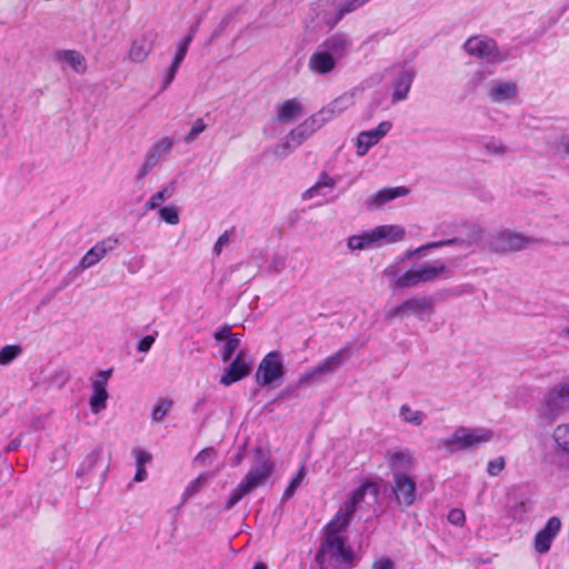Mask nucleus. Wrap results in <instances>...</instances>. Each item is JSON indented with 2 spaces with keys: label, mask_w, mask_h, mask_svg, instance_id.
<instances>
[{
  "label": "nucleus",
  "mask_w": 569,
  "mask_h": 569,
  "mask_svg": "<svg viewBox=\"0 0 569 569\" xmlns=\"http://www.w3.org/2000/svg\"><path fill=\"white\" fill-rule=\"evenodd\" d=\"M346 529L327 523L322 528V538L315 561L319 569H352L359 557L348 543Z\"/></svg>",
  "instance_id": "nucleus-1"
},
{
  "label": "nucleus",
  "mask_w": 569,
  "mask_h": 569,
  "mask_svg": "<svg viewBox=\"0 0 569 569\" xmlns=\"http://www.w3.org/2000/svg\"><path fill=\"white\" fill-rule=\"evenodd\" d=\"M405 229L400 226L383 224L360 234H352L347 239L350 250H367L380 247L382 243H395L402 240Z\"/></svg>",
  "instance_id": "nucleus-2"
},
{
  "label": "nucleus",
  "mask_w": 569,
  "mask_h": 569,
  "mask_svg": "<svg viewBox=\"0 0 569 569\" xmlns=\"http://www.w3.org/2000/svg\"><path fill=\"white\" fill-rule=\"evenodd\" d=\"M566 412H569V382L550 388L537 408L542 425H551Z\"/></svg>",
  "instance_id": "nucleus-3"
},
{
  "label": "nucleus",
  "mask_w": 569,
  "mask_h": 569,
  "mask_svg": "<svg viewBox=\"0 0 569 569\" xmlns=\"http://www.w3.org/2000/svg\"><path fill=\"white\" fill-rule=\"evenodd\" d=\"M440 276L449 278L452 276V270L441 262L435 264L415 266L399 276L395 284L398 288H412L420 283L432 282Z\"/></svg>",
  "instance_id": "nucleus-4"
},
{
  "label": "nucleus",
  "mask_w": 569,
  "mask_h": 569,
  "mask_svg": "<svg viewBox=\"0 0 569 569\" xmlns=\"http://www.w3.org/2000/svg\"><path fill=\"white\" fill-rule=\"evenodd\" d=\"M493 432L485 428L459 427L452 436L445 440V447L449 452L468 450L479 447L492 439Z\"/></svg>",
  "instance_id": "nucleus-5"
},
{
  "label": "nucleus",
  "mask_w": 569,
  "mask_h": 569,
  "mask_svg": "<svg viewBox=\"0 0 569 569\" xmlns=\"http://www.w3.org/2000/svg\"><path fill=\"white\" fill-rule=\"evenodd\" d=\"M543 242L541 239L526 237L508 229L499 230L489 238V248L495 252L520 251L529 244Z\"/></svg>",
  "instance_id": "nucleus-6"
},
{
  "label": "nucleus",
  "mask_w": 569,
  "mask_h": 569,
  "mask_svg": "<svg viewBox=\"0 0 569 569\" xmlns=\"http://www.w3.org/2000/svg\"><path fill=\"white\" fill-rule=\"evenodd\" d=\"M286 368L279 351L268 352L260 361L254 379L258 386H271L283 378Z\"/></svg>",
  "instance_id": "nucleus-7"
},
{
  "label": "nucleus",
  "mask_w": 569,
  "mask_h": 569,
  "mask_svg": "<svg viewBox=\"0 0 569 569\" xmlns=\"http://www.w3.org/2000/svg\"><path fill=\"white\" fill-rule=\"evenodd\" d=\"M463 49L473 57L485 59L489 63H498L506 60L507 56L499 51L497 42L486 36L470 37L463 44Z\"/></svg>",
  "instance_id": "nucleus-8"
},
{
  "label": "nucleus",
  "mask_w": 569,
  "mask_h": 569,
  "mask_svg": "<svg viewBox=\"0 0 569 569\" xmlns=\"http://www.w3.org/2000/svg\"><path fill=\"white\" fill-rule=\"evenodd\" d=\"M435 300L431 297L410 298L400 305L392 307L386 311V319L392 320L395 318H403L409 315L423 319L425 313H432Z\"/></svg>",
  "instance_id": "nucleus-9"
},
{
  "label": "nucleus",
  "mask_w": 569,
  "mask_h": 569,
  "mask_svg": "<svg viewBox=\"0 0 569 569\" xmlns=\"http://www.w3.org/2000/svg\"><path fill=\"white\" fill-rule=\"evenodd\" d=\"M391 493L396 503L401 508H408L416 501V480L403 471L392 473Z\"/></svg>",
  "instance_id": "nucleus-10"
},
{
  "label": "nucleus",
  "mask_w": 569,
  "mask_h": 569,
  "mask_svg": "<svg viewBox=\"0 0 569 569\" xmlns=\"http://www.w3.org/2000/svg\"><path fill=\"white\" fill-rule=\"evenodd\" d=\"M350 350H351L350 345L345 346L343 348L338 350L336 353L331 355L330 357L325 359L322 362L317 365L310 371L300 376L298 385L303 386L319 376L332 375L338 368H340L348 360V358L350 356Z\"/></svg>",
  "instance_id": "nucleus-11"
},
{
  "label": "nucleus",
  "mask_w": 569,
  "mask_h": 569,
  "mask_svg": "<svg viewBox=\"0 0 569 569\" xmlns=\"http://www.w3.org/2000/svg\"><path fill=\"white\" fill-rule=\"evenodd\" d=\"M468 230L469 231H468L466 239L452 238V239L442 240V241L429 242V243L420 246L417 249L406 251L402 260H405V259L411 260V259L420 257L421 254H423L425 252H427L430 249L440 248V247L449 246L452 243H459L460 246H463V247H470L481 239L482 229L477 224H472L468 228Z\"/></svg>",
  "instance_id": "nucleus-12"
},
{
  "label": "nucleus",
  "mask_w": 569,
  "mask_h": 569,
  "mask_svg": "<svg viewBox=\"0 0 569 569\" xmlns=\"http://www.w3.org/2000/svg\"><path fill=\"white\" fill-rule=\"evenodd\" d=\"M119 240L114 237H108L97 242L91 249H89L84 256L80 259L79 263L73 268L72 271L76 273L82 272L97 263H99L108 253L113 251L118 246Z\"/></svg>",
  "instance_id": "nucleus-13"
},
{
  "label": "nucleus",
  "mask_w": 569,
  "mask_h": 569,
  "mask_svg": "<svg viewBox=\"0 0 569 569\" xmlns=\"http://www.w3.org/2000/svg\"><path fill=\"white\" fill-rule=\"evenodd\" d=\"M99 468H101L100 481L103 483L110 469V455L108 456L107 460H104L103 449L101 446L96 447L86 456V458L80 463L76 476L78 478L89 477L93 475Z\"/></svg>",
  "instance_id": "nucleus-14"
},
{
  "label": "nucleus",
  "mask_w": 569,
  "mask_h": 569,
  "mask_svg": "<svg viewBox=\"0 0 569 569\" xmlns=\"http://www.w3.org/2000/svg\"><path fill=\"white\" fill-rule=\"evenodd\" d=\"M173 141L170 138H162L157 141L146 153L143 163L137 172L136 179L142 180L160 161L163 154L170 152Z\"/></svg>",
  "instance_id": "nucleus-15"
},
{
  "label": "nucleus",
  "mask_w": 569,
  "mask_h": 569,
  "mask_svg": "<svg viewBox=\"0 0 569 569\" xmlns=\"http://www.w3.org/2000/svg\"><path fill=\"white\" fill-rule=\"evenodd\" d=\"M251 362L246 359L243 350H240L220 378V383L230 386L242 380L251 373Z\"/></svg>",
  "instance_id": "nucleus-16"
},
{
  "label": "nucleus",
  "mask_w": 569,
  "mask_h": 569,
  "mask_svg": "<svg viewBox=\"0 0 569 569\" xmlns=\"http://www.w3.org/2000/svg\"><path fill=\"white\" fill-rule=\"evenodd\" d=\"M157 38L158 34L153 30L134 38L128 52L129 60L133 63L143 62L153 50Z\"/></svg>",
  "instance_id": "nucleus-17"
},
{
  "label": "nucleus",
  "mask_w": 569,
  "mask_h": 569,
  "mask_svg": "<svg viewBox=\"0 0 569 569\" xmlns=\"http://www.w3.org/2000/svg\"><path fill=\"white\" fill-rule=\"evenodd\" d=\"M392 128L390 121H382L377 128L362 131L357 138V154L365 156L371 147L377 144Z\"/></svg>",
  "instance_id": "nucleus-18"
},
{
  "label": "nucleus",
  "mask_w": 569,
  "mask_h": 569,
  "mask_svg": "<svg viewBox=\"0 0 569 569\" xmlns=\"http://www.w3.org/2000/svg\"><path fill=\"white\" fill-rule=\"evenodd\" d=\"M315 121V119L309 117L286 136L282 147L288 150V153L302 144L309 137L319 130V127Z\"/></svg>",
  "instance_id": "nucleus-19"
},
{
  "label": "nucleus",
  "mask_w": 569,
  "mask_h": 569,
  "mask_svg": "<svg viewBox=\"0 0 569 569\" xmlns=\"http://www.w3.org/2000/svg\"><path fill=\"white\" fill-rule=\"evenodd\" d=\"M416 77V70L411 66L403 64L399 68L393 81V92L391 100L393 103L407 99L411 84Z\"/></svg>",
  "instance_id": "nucleus-20"
},
{
  "label": "nucleus",
  "mask_w": 569,
  "mask_h": 569,
  "mask_svg": "<svg viewBox=\"0 0 569 569\" xmlns=\"http://www.w3.org/2000/svg\"><path fill=\"white\" fill-rule=\"evenodd\" d=\"M561 529V521L558 517L548 519L545 527L535 537V549L538 553H546L550 550L552 540Z\"/></svg>",
  "instance_id": "nucleus-21"
},
{
  "label": "nucleus",
  "mask_w": 569,
  "mask_h": 569,
  "mask_svg": "<svg viewBox=\"0 0 569 569\" xmlns=\"http://www.w3.org/2000/svg\"><path fill=\"white\" fill-rule=\"evenodd\" d=\"M111 370L100 371L99 378L92 381V396L90 397L89 405L92 412L98 413L106 409L108 400L107 383Z\"/></svg>",
  "instance_id": "nucleus-22"
},
{
  "label": "nucleus",
  "mask_w": 569,
  "mask_h": 569,
  "mask_svg": "<svg viewBox=\"0 0 569 569\" xmlns=\"http://www.w3.org/2000/svg\"><path fill=\"white\" fill-rule=\"evenodd\" d=\"M351 46V40L345 33L337 32L328 37L319 47L339 61L348 54Z\"/></svg>",
  "instance_id": "nucleus-23"
},
{
  "label": "nucleus",
  "mask_w": 569,
  "mask_h": 569,
  "mask_svg": "<svg viewBox=\"0 0 569 569\" xmlns=\"http://www.w3.org/2000/svg\"><path fill=\"white\" fill-rule=\"evenodd\" d=\"M338 61L335 60L330 54H328L320 47L311 54L309 59V68L311 71L318 74H328L335 70Z\"/></svg>",
  "instance_id": "nucleus-24"
},
{
  "label": "nucleus",
  "mask_w": 569,
  "mask_h": 569,
  "mask_svg": "<svg viewBox=\"0 0 569 569\" xmlns=\"http://www.w3.org/2000/svg\"><path fill=\"white\" fill-rule=\"evenodd\" d=\"M408 192L406 187L383 188L367 199L366 206L368 209L379 208L398 197L408 194Z\"/></svg>",
  "instance_id": "nucleus-25"
},
{
  "label": "nucleus",
  "mask_w": 569,
  "mask_h": 569,
  "mask_svg": "<svg viewBox=\"0 0 569 569\" xmlns=\"http://www.w3.org/2000/svg\"><path fill=\"white\" fill-rule=\"evenodd\" d=\"M356 511L357 505L348 499L328 523H333L335 527L347 530Z\"/></svg>",
  "instance_id": "nucleus-26"
},
{
  "label": "nucleus",
  "mask_w": 569,
  "mask_h": 569,
  "mask_svg": "<svg viewBox=\"0 0 569 569\" xmlns=\"http://www.w3.org/2000/svg\"><path fill=\"white\" fill-rule=\"evenodd\" d=\"M301 111V103L297 99H289L278 107L276 119L281 123H287L296 119Z\"/></svg>",
  "instance_id": "nucleus-27"
},
{
  "label": "nucleus",
  "mask_w": 569,
  "mask_h": 569,
  "mask_svg": "<svg viewBox=\"0 0 569 569\" xmlns=\"http://www.w3.org/2000/svg\"><path fill=\"white\" fill-rule=\"evenodd\" d=\"M517 94V86L515 82H500L491 88L489 97L493 102H501Z\"/></svg>",
  "instance_id": "nucleus-28"
},
{
  "label": "nucleus",
  "mask_w": 569,
  "mask_h": 569,
  "mask_svg": "<svg viewBox=\"0 0 569 569\" xmlns=\"http://www.w3.org/2000/svg\"><path fill=\"white\" fill-rule=\"evenodd\" d=\"M58 57L66 61L78 73H84L87 70L84 57L76 50H62Z\"/></svg>",
  "instance_id": "nucleus-29"
},
{
  "label": "nucleus",
  "mask_w": 569,
  "mask_h": 569,
  "mask_svg": "<svg viewBox=\"0 0 569 569\" xmlns=\"http://www.w3.org/2000/svg\"><path fill=\"white\" fill-rule=\"evenodd\" d=\"M388 462L392 470V473L395 471L410 469L413 465V460L408 451H396L393 453H389Z\"/></svg>",
  "instance_id": "nucleus-30"
},
{
  "label": "nucleus",
  "mask_w": 569,
  "mask_h": 569,
  "mask_svg": "<svg viewBox=\"0 0 569 569\" xmlns=\"http://www.w3.org/2000/svg\"><path fill=\"white\" fill-rule=\"evenodd\" d=\"M253 451H254V457H256V463L250 470L261 473V471L263 469H268V477H269L273 471V462H272L269 453L266 450H263L261 447H256Z\"/></svg>",
  "instance_id": "nucleus-31"
},
{
  "label": "nucleus",
  "mask_w": 569,
  "mask_h": 569,
  "mask_svg": "<svg viewBox=\"0 0 569 569\" xmlns=\"http://www.w3.org/2000/svg\"><path fill=\"white\" fill-rule=\"evenodd\" d=\"M335 186H336V180L333 178H331L327 172L323 171V172H321L319 180L312 187H310L308 190H306L302 193V198L305 200L311 199L318 193V191L321 188H325V187L333 188Z\"/></svg>",
  "instance_id": "nucleus-32"
},
{
  "label": "nucleus",
  "mask_w": 569,
  "mask_h": 569,
  "mask_svg": "<svg viewBox=\"0 0 569 569\" xmlns=\"http://www.w3.org/2000/svg\"><path fill=\"white\" fill-rule=\"evenodd\" d=\"M268 478V469H263L261 473L249 470L243 480L240 482L249 492L257 487L261 486L262 482Z\"/></svg>",
  "instance_id": "nucleus-33"
},
{
  "label": "nucleus",
  "mask_w": 569,
  "mask_h": 569,
  "mask_svg": "<svg viewBox=\"0 0 569 569\" xmlns=\"http://www.w3.org/2000/svg\"><path fill=\"white\" fill-rule=\"evenodd\" d=\"M401 419L413 426H421L426 415L422 411H413L408 405H402L399 412Z\"/></svg>",
  "instance_id": "nucleus-34"
},
{
  "label": "nucleus",
  "mask_w": 569,
  "mask_h": 569,
  "mask_svg": "<svg viewBox=\"0 0 569 569\" xmlns=\"http://www.w3.org/2000/svg\"><path fill=\"white\" fill-rule=\"evenodd\" d=\"M353 104V97L351 93H343L333 101H331L328 107L333 109L336 117L347 110L350 106Z\"/></svg>",
  "instance_id": "nucleus-35"
},
{
  "label": "nucleus",
  "mask_w": 569,
  "mask_h": 569,
  "mask_svg": "<svg viewBox=\"0 0 569 569\" xmlns=\"http://www.w3.org/2000/svg\"><path fill=\"white\" fill-rule=\"evenodd\" d=\"M22 352V348L18 345H8L0 350V366L11 363Z\"/></svg>",
  "instance_id": "nucleus-36"
},
{
  "label": "nucleus",
  "mask_w": 569,
  "mask_h": 569,
  "mask_svg": "<svg viewBox=\"0 0 569 569\" xmlns=\"http://www.w3.org/2000/svg\"><path fill=\"white\" fill-rule=\"evenodd\" d=\"M212 476L210 473H200L194 480H192L189 486L186 488L184 492H183V499H189L190 497H192L196 492H198L201 487H203L208 480L211 478Z\"/></svg>",
  "instance_id": "nucleus-37"
},
{
  "label": "nucleus",
  "mask_w": 569,
  "mask_h": 569,
  "mask_svg": "<svg viewBox=\"0 0 569 569\" xmlns=\"http://www.w3.org/2000/svg\"><path fill=\"white\" fill-rule=\"evenodd\" d=\"M555 441L558 447L569 453V425H560L553 432Z\"/></svg>",
  "instance_id": "nucleus-38"
},
{
  "label": "nucleus",
  "mask_w": 569,
  "mask_h": 569,
  "mask_svg": "<svg viewBox=\"0 0 569 569\" xmlns=\"http://www.w3.org/2000/svg\"><path fill=\"white\" fill-rule=\"evenodd\" d=\"M173 402L170 399H160L154 406L151 412V419L156 422H160L168 415Z\"/></svg>",
  "instance_id": "nucleus-39"
},
{
  "label": "nucleus",
  "mask_w": 569,
  "mask_h": 569,
  "mask_svg": "<svg viewBox=\"0 0 569 569\" xmlns=\"http://www.w3.org/2000/svg\"><path fill=\"white\" fill-rule=\"evenodd\" d=\"M159 217L161 218V220L172 226H176L180 222L179 210L173 204L160 208Z\"/></svg>",
  "instance_id": "nucleus-40"
},
{
  "label": "nucleus",
  "mask_w": 569,
  "mask_h": 569,
  "mask_svg": "<svg viewBox=\"0 0 569 569\" xmlns=\"http://www.w3.org/2000/svg\"><path fill=\"white\" fill-rule=\"evenodd\" d=\"M241 337L239 335H234L228 339L222 349V361L227 362L231 359L238 347L240 346Z\"/></svg>",
  "instance_id": "nucleus-41"
},
{
  "label": "nucleus",
  "mask_w": 569,
  "mask_h": 569,
  "mask_svg": "<svg viewBox=\"0 0 569 569\" xmlns=\"http://www.w3.org/2000/svg\"><path fill=\"white\" fill-rule=\"evenodd\" d=\"M249 491L244 486L239 483L229 496L228 500L224 503V510H231Z\"/></svg>",
  "instance_id": "nucleus-42"
},
{
  "label": "nucleus",
  "mask_w": 569,
  "mask_h": 569,
  "mask_svg": "<svg viewBox=\"0 0 569 569\" xmlns=\"http://www.w3.org/2000/svg\"><path fill=\"white\" fill-rule=\"evenodd\" d=\"M303 478H305V466H301L300 469L298 470L297 475L295 476V478L290 481L289 486L286 488V490L283 492V499H289L295 495L297 488L301 485Z\"/></svg>",
  "instance_id": "nucleus-43"
},
{
  "label": "nucleus",
  "mask_w": 569,
  "mask_h": 569,
  "mask_svg": "<svg viewBox=\"0 0 569 569\" xmlns=\"http://www.w3.org/2000/svg\"><path fill=\"white\" fill-rule=\"evenodd\" d=\"M332 110L333 109L329 108L327 104L321 110H319L317 113L311 116V119L316 120L315 122H317V126L319 127V129L336 117V114Z\"/></svg>",
  "instance_id": "nucleus-44"
},
{
  "label": "nucleus",
  "mask_w": 569,
  "mask_h": 569,
  "mask_svg": "<svg viewBox=\"0 0 569 569\" xmlns=\"http://www.w3.org/2000/svg\"><path fill=\"white\" fill-rule=\"evenodd\" d=\"M206 127L207 126H206V123L203 122V120L201 118L197 119L193 122L192 128L190 129V131L184 137V142L186 143H192L199 137V134L202 133L206 130Z\"/></svg>",
  "instance_id": "nucleus-45"
},
{
  "label": "nucleus",
  "mask_w": 569,
  "mask_h": 569,
  "mask_svg": "<svg viewBox=\"0 0 569 569\" xmlns=\"http://www.w3.org/2000/svg\"><path fill=\"white\" fill-rule=\"evenodd\" d=\"M217 457V451L213 447H207L202 449L194 458V462L200 465H211L213 459Z\"/></svg>",
  "instance_id": "nucleus-46"
},
{
  "label": "nucleus",
  "mask_w": 569,
  "mask_h": 569,
  "mask_svg": "<svg viewBox=\"0 0 569 569\" xmlns=\"http://www.w3.org/2000/svg\"><path fill=\"white\" fill-rule=\"evenodd\" d=\"M505 466H506L505 458L498 457L488 462L487 472L490 476L496 477V476L500 475V472L505 469Z\"/></svg>",
  "instance_id": "nucleus-47"
},
{
  "label": "nucleus",
  "mask_w": 569,
  "mask_h": 569,
  "mask_svg": "<svg viewBox=\"0 0 569 569\" xmlns=\"http://www.w3.org/2000/svg\"><path fill=\"white\" fill-rule=\"evenodd\" d=\"M176 191V181H171L167 187L162 188L153 194V200H158L160 203L170 199Z\"/></svg>",
  "instance_id": "nucleus-48"
},
{
  "label": "nucleus",
  "mask_w": 569,
  "mask_h": 569,
  "mask_svg": "<svg viewBox=\"0 0 569 569\" xmlns=\"http://www.w3.org/2000/svg\"><path fill=\"white\" fill-rule=\"evenodd\" d=\"M485 149L488 153L499 154V156L505 154L508 150L507 147L502 142L497 141L495 139H491L488 142H486Z\"/></svg>",
  "instance_id": "nucleus-49"
},
{
  "label": "nucleus",
  "mask_w": 569,
  "mask_h": 569,
  "mask_svg": "<svg viewBox=\"0 0 569 569\" xmlns=\"http://www.w3.org/2000/svg\"><path fill=\"white\" fill-rule=\"evenodd\" d=\"M371 487L372 485L370 482L362 483L359 488L355 489L350 493L349 499H351L358 506L365 499L367 490Z\"/></svg>",
  "instance_id": "nucleus-50"
},
{
  "label": "nucleus",
  "mask_w": 569,
  "mask_h": 569,
  "mask_svg": "<svg viewBox=\"0 0 569 569\" xmlns=\"http://www.w3.org/2000/svg\"><path fill=\"white\" fill-rule=\"evenodd\" d=\"M157 332L154 335H148L141 338L138 342L137 350L139 352H148L156 341Z\"/></svg>",
  "instance_id": "nucleus-51"
},
{
  "label": "nucleus",
  "mask_w": 569,
  "mask_h": 569,
  "mask_svg": "<svg viewBox=\"0 0 569 569\" xmlns=\"http://www.w3.org/2000/svg\"><path fill=\"white\" fill-rule=\"evenodd\" d=\"M189 46H190V38H183L177 47L176 54H174L173 59L182 62L186 58Z\"/></svg>",
  "instance_id": "nucleus-52"
},
{
  "label": "nucleus",
  "mask_w": 569,
  "mask_h": 569,
  "mask_svg": "<svg viewBox=\"0 0 569 569\" xmlns=\"http://www.w3.org/2000/svg\"><path fill=\"white\" fill-rule=\"evenodd\" d=\"M448 520L452 525L462 526L466 521L465 512L461 509H452L448 515Z\"/></svg>",
  "instance_id": "nucleus-53"
},
{
  "label": "nucleus",
  "mask_w": 569,
  "mask_h": 569,
  "mask_svg": "<svg viewBox=\"0 0 569 569\" xmlns=\"http://www.w3.org/2000/svg\"><path fill=\"white\" fill-rule=\"evenodd\" d=\"M232 336H234V333L231 332V327L229 325L221 326L213 333V337L217 341L228 340Z\"/></svg>",
  "instance_id": "nucleus-54"
},
{
  "label": "nucleus",
  "mask_w": 569,
  "mask_h": 569,
  "mask_svg": "<svg viewBox=\"0 0 569 569\" xmlns=\"http://www.w3.org/2000/svg\"><path fill=\"white\" fill-rule=\"evenodd\" d=\"M371 569H396V567L390 558L381 557L373 561Z\"/></svg>",
  "instance_id": "nucleus-55"
},
{
  "label": "nucleus",
  "mask_w": 569,
  "mask_h": 569,
  "mask_svg": "<svg viewBox=\"0 0 569 569\" xmlns=\"http://www.w3.org/2000/svg\"><path fill=\"white\" fill-rule=\"evenodd\" d=\"M137 467H144L151 460V455L144 450H134Z\"/></svg>",
  "instance_id": "nucleus-56"
},
{
  "label": "nucleus",
  "mask_w": 569,
  "mask_h": 569,
  "mask_svg": "<svg viewBox=\"0 0 569 569\" xmlns=\"http://www.w3.org/2000/svg\"><path fill=\"white\" fill-rule=\"evenodd\" d=\"M229 242H230V238H229L228 232L222 233V234L218 238V240L216 241L214 247H213V251H214L217 254H219V253L221 252L222 248H223L224 246L229 244Z\"/></svg>",
  "instance_id": "nucleus-57"
},
{
  "label": "nucleus",
  "mask_w": 569,
  "mask_h": 569,
  "mask_svg": "<svg viewBox=\"0 0 569 569\" xmlns=\"http://www.w3.org/2000/svg\"><path fill=\"white\" fill-rule=\"evenodd\" d=\"M239 12V9H233L231 10L230 12H228L220 21L219 26L223 29H226L232 21L233 19L236 18V16L238 14Z\"/></svg>",
  "instance_id": "nucleus-58"
},
{
  "label": "nucleus",
  "mask_w": 569,
  "mask_h": 569,
  "mask_svg": "<svg viewBox=\"0 0 569 569\" xmlns=\"http://www.w3.org/2000/svg\"><path fill=\"white\" fill-rule=\"evenodd\" d=\"M176 74L177 73L171 71L170 69L166 70V74H164V78H163L162 84H161V91L166 90L171 84V82L176 78Z\"/></svg>",
  "instance_id": "nucleus-59"
},
{
  "label": "nucleus",
  "mask_w": 569,
  "mask_h": 569,
  "mask_svg": "<svg viewBox=\"0 0 569 569\" xmlns=\"http://www.w3.org/2000/svg\"><path fill=\"white\" fill-rule=\"evenodd\" d=\"M486 72L483 70H479L477 72L473 73L472 78H471V84L473 87H477L478 84H480L485 79H486Z\"/></svg>",
  "instance_id": "nucleus-60"
},
{
  "label": "nucleus",
  "mask_w": 569,
  "mask_h": 569,
  "mask_svg": "<svg viewBox=\"0 0 569 569\" xmlns=\"http://www.w3.org/2000/svg\"><path fill=\"white\" fill-rule=\"evenodd\" d=\"M200 23H201V19H198L194 23H192L190 26L188 34L184 36V38H190V43L192 42L196 33L199 30Z\"/></svg>",
  "instance_id": "nucleus-61"
},
{
  "label": "nucleus",
  "mask_w": 569,
  "mask_h": 569,
  "mask_svg": "<svg viewBox=\"0 0 569 569\" xmlns=\"http://www.w3.org/2000/svg\"><path fill=\"white\" fill-rule=\"evenodd\" d=\"M207 403V397L206 396H202L201 398H199L193 407H192V412L193 413H198L202 410V408L204 407V405Z\"/></svg>",
  "instance_id": "nucleus-62"
},
{
  "label": "nucleus",
  "mask_w": 569,
  "mask_h": 569,
  "mask_svg": "<svg viewBox=\"0 0 569 569\" xmlns=\"http://www.w3.org/2000/svg\"><path fill=\"white\" fill-rule=\"evenodd\" d=\"M160 208V202L158 200H153V196L144 203V211L156 210Z\"/></svg>",
  "instance_id": "nucleus-63"
},
{
  "label": "nucleus",
  "mask_w": 569,
  "mask_h": 569,
  "mask_svg": "<svg viewBox=\"0 0 569 569\" xmlns=\"http://www.w3.org/2000/svg\"><path fill=\"white\" fill-rule=\"evenodd\" d=\"M147 475L148 473H147V470L144 467H137L134 480L138 482H141V481L146 480Z\"/></svg>",
  "instance_id": "nucleus-64"
}]
</instances>
